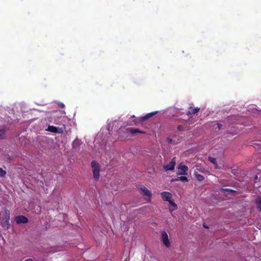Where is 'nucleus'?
I'll list each match as a JSON object with an SVG mask.
<instances>
[{
    "instance_id": "f257e3e1",
    "label": "nucleus",
    "mask_w": 261,
    "mask_h": 261,
    "mask_svg": "<svg viewBox=\"0 0 261 261\" xmlns=\"http://www.w3.org/2000/svg\"><path fill=\"white\" fill-rule=\"evenodd\" d=\"M91 165L93 172V177L95 180H97L99 178L100 166L98 163L94 161L91 162Z\"/></svg>"
},
{
    "instance_id": "f03ea898",
    "label": "nucleus",
    "mask_w": 261,
    "mask_h": 261,
    "mask_svg": "<svg viewBox=\"0 0 261 261\" xmlns=\"http://www.w3.org/2000/svg\"><path fill=\"white\" fill-rule=\"evenodd\" d=\"M188 170V167L185 165L180 164L178 167V175H187V171Z\"/></svg>"
},
{
    "instance_id": "7ed1b4c3",
    "label": "nucleus",
    "mask_w": 261,
    "mask_h": 261,
    "mask_svg": "<svg viewBox=\"0 0 261 261\" xmlns=\"http://www.w3.org/2000/svg\"><path fill=\"white\" fill-rule=\"evenodd\" d=\"M176 161L175 158H173L171 161L167 165L163 166V168L166 170H173L174 169Z\"/></svg>"
},
{
    "instance_id": "20e7f679",
    "label": "nucleus",
    "mask_w": 261,
    "mask_h": 261,
    "mask_svg": "<svg viewBox=\"0 0 261 261\" xmlns=\"http://www.w3.org/2000/svg\"><path fill=\"white\" fill-rule=\"evenodd\" d=\"M162 240L164 244L167 247L170 245V241L168 239V236L167 233L165 231L162 232Z\"/></svg>"
},
{
    "instance_id": "39448f33",
    "label": "nucleus",
    "mask_w": 261,
    "mask_h": 261,
    "mask_svg": "<svg viewBox=\"0 0 261 261\" xmlns=\"http://www.w3.org/2000/svg\"><path fill=\"white\" fill-rule=\"evenodd\" d=\"M14 220L17 224L26 223L28 218L24 216H18L15 217Z\"/></svg>"
},
{
    "instance_id": "423d86ee",
    "label": "nucleus",
    "mask_w": 261,
    "mask_h": 261,
    "mask_svg": "<svg viewBox=\"0 0 261 261\" xmlns=\"http://www.w3.org/2000/svg\"><path fill=\"white\" fill-rule=\"evenodd\" d=\"M161 197L164 201H168L169 202L172 200V194L168 192H163L161 193Z\"/></svg>"
},
{
    "instance_id": "0eeeda50",
    "label": "nucleus",
    "mask_w": 261,
    "mask_h": 261,
    "mask_svg": "<svg viewBox=\"0 0 261 261\" xmlns=\"http://www.w3.org/2000/svg\"><path fill=\"white\" fill-rule=\"evenodd\" d=\"M140 190L142 192L144 195L149 198V201H150L152 195L151 192L144 186H141Z\"/></svg>"
},
{
    "instance_id": "6e6552de",
    "label": "nucleus",
    "mask_w": 261,
    "mask_h": 261,
    "mask_svg": "<svg viewBox=\"0 0 261 261\" xmlns=\"http://www.w3.org/2000/svg\"><path fill=\"white\" fill-rule=\"evenodd\" d=\"M46 130L56 133H61L62 132V129L61 128L50 125L48 126V128L46 129Z\"/></svg>"
},
{
    "instance_id": "1a4fd4ad",
    "label": "nucleus",
    "mask_w": 261,
    "mask_h": 261,
    "mask_svg": "<svg viewBox=\"0 0 261 261\" xmlns=\"http://www.w3.org/2000/svg\"><path fill=\"white\" fill-rule=\"evenodd\" d=\"M157 113V112H153L151 113H149L147 114L146 115L142 116L140 118V119L142 121H144L147 119H148L149 118H151L153 116H154L155 114Z\"/></svg>"
},
{
    "instance_id": "9d476101",
    "label": "nucleus",
    "mask_w": 261,
    "mask_h": 261,
    "mask_svg": "<svg viewBox=\"0 0 261 261\" xmlns=\"http://www.w3.org/2000/svg\"><path fill=\"white\" fill-rule=\"evenodd\" d=\"M118 127V122L117 121H114L112 123H110L108 125V129L109 130L110 129H116Z\"/></svg>"
},
{
    "instance_id": "9b49d317",
    "label": "nucleus",
    "mask_w": 261,
    "mask_h": 261,
    "mask_svg": "<svg viewBox=\"0 0 261 261\" xmlns=\"http://www.w3.org/2000/svg\"><path fill=\"white\" fill-rule=\"evenodd\" d=\"M200 110L199 108L196 107V108H193L192 107H190L189 109V110L187 112V115H192L194 114H195L197 113Z\"/></svg>"
},
{
    "instance_id": "f8f14e48",
    "label": "nucleus",
    "mask_w": 261,
    "mask_h": 261,
    "mask_svg": "<svg viewBox=\"0 0 261 261\" xmlns=\"http://www.w3.org/2000/svg\"><path fill=\"white\" fill-rule=\"evenodd\" d=\"M128 131L132 135L135 134L137 133H139L140 134H144L145 133V132L140 130L139 129L135 128H130L128 129Z\"/></svg>"
},
{
    "instance_id": "ddd939ff",
    "label": "nucleus",
    "mask_w": 261,
    "mask_h": 261,
    "mask_svg": "<svg viewBox=\"0 0 261 261\" xmlns=\"http://www.w3.org/2000/svg\"><path fill=\"white\" fill-rule=\"evenodd\" d=\"M3 220H9L10 219V212L8 210H5L3 211Z\"/></svg>"
},
{
    "instance_id": "4468645a",
    "label": "nucleus",
    "mask_w": 261,
    "mask_h": 261,
    "mask_svg": "<svg viewBox=\"0 0 261 261\" xmlns=\"http://www.w3.org/2000/svg\"><path fill=\"white\" fill-rule=\"evenodd\" d=\"M194 175L196 178L199 181H202L204 179V177L198 173L197 171H194Z\"/></svg>"
},
{
    "instance_id": "2eb2a0df",
    "label": "nucleus",
    "mask_w": 261,
    "mask_h": 261,
    "mask_svg": "<svg viewBox=\"0 0 261 261\" xmlns=\"http://www.w3.org/2000/svg\"><path fill=\"white\" fill-rule=\"evenodd\" d=\"M169 203L171 205V208H169L170 212H172L177 208V206L172 200L169 202Z\"/></svg>"
},
{
    "instance_id": "dca6fc26",
    "label": "nucleus",
    "mask_w": 261,
    "mask_h": 261,
    "mask_svg": "<svg viewBox=\"0 0 261 261\" xmlns=\"http://www.w3.org/2000/svg\"><path fill=\"white\" fill-rule=\"evenodd\" d=\"M208 160L215 165L216 168H219V167L218 166L216 163V159L215 158L212 157H208Z\"/></svg>"
},
{
    "instance_id": "f3484780",
    "label": "nucleus",
    "mask_w": 261,
    "mask_h": 261,
    "mask_svg": "<svg viewBox=\"0 0 261 261\" xmlns=\"http://www.w3.org/2000/svg\"><path fill=\"white\" fill-rule=\"evenodd\" d=\"M175 180H180V181H188V178L186 176H180V177H178Z\"/></svg>"
},
{
    "instance_id": "a211bd4d",
    "label": "nucleus",
    "mask_w": 261,
    "mask_h": 261,
    "mask_svg": "<svg viewBox=\"0 0 261 261\" xmlns=\"http://www.w3.org/2000/svg\"><path fill=\"white\" fill-rule=\"evenodd\" d=\"M9 221V220L7 221L6 220H3V222H2L3 227L8 228L10 225Z\"/></svg>"
},
{
    "instance_id": "6ab92c4d",
    "label": "nucleus",
    "mask_w": 261,
    "mask_h": 261,
    "mask_svg": "<svg viewBox=\"0 0 261 261\" xmlns=\"http://www.w3.org/2000/svg\"><path fill=\"white\" fill-rule=\"evenodd\" d=\"M256 203L258 208L261 211V198L258 197L256 199Z\"/></svg>"
},
{
    "instance_id": "aec40b11",
    "label": "nucleus",
    "mask_w": 261,
    "mask_h": 261,
    "mask_svg": "<svg viewBox=\"0 0 261 261\" xmlns=\"http://www.w3.org/2000/svg\"><path fill=\"white\" fill-rule=\"evenodd\" d=\"M195 171H199L200 172H203L204 171V169L199 165H196L195 167Z\"/></svg>"
},
{
    "instance_id": "412c9836",
    "label": "nucleus",
    "mask_w": 261,
    "mask_h": 261,
    "mask_svg": "<svg viewBox=\"0 0 261 261\" xmlns=\"http://www.w3.org/2000/svg\"><path fill=\"white\" fill-rule=\"evenodd\" d=\"M6 174V172L2 168H0V177H4Z\"/></svg>"
},
{
    "instance_id": "4be33fe9",
    "label": "nucleus",
    "mask_w": 261,
    "mask_h": 261,
    "mask_svg": "<svg viewBox=\"0 0 261 261\" xmlns=\"http://www.w3.org/2000/svg\"><path fill=\"white\" fill-rule=\"evenodd\" d=\"M5 135V131L4 130H0V139H2Z\"/></svg>"
},
{
    "instance_id": "5701e85b",
    "label": "nucleus",
    "mask_w": 261,
    "mask_h": 261,
    "mask_svg": "<svg viewBox=\"0 0 261 261\" xmlns=\"http://www.w3.org/2000/svg\"><path fill=\"white\" fill-rule=\"evenodd\" d=\"M223 190H224V191H227V192H230V193H231V192H233V190H231V189H223Z\"/></svg>"
},
{
    "instance_id": "b1692460",
    "label": "nucleus",
    "mask_w": 261,
    "mask_h": 261,
    "mask_svg": "<svg viewBox=\"0 0 261 261\" xmlns=\"http://www.w3.org/2000/svg\"><path fill=\"white\" fill-rule=\"evenodd\" d=\"M59 106L60 107L62 108H64V107H65L63 103H60L59 104Z\"/></svg>"
},
{
    "instance_id": "393cba45",
    "label": "nucleus",
    "mask_w": 261,
    "mask_h": 261,
    "mask_svg": "<svg viewBox=\"0 0 261 261\" xmlns=\"http://www.w3.org/2000/svg\"><path fill=\"white\" fill-rule=\"evenodd\" d=\"M24 261H34V260L33 259H27V260H25Z\"/></svg>"
}]
</instances>
